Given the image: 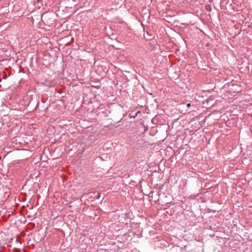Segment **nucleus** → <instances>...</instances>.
I'll list each match as a JSON object with an SVG mask.
<instances>
[{
	"label": "nucleus",
	"mask_w": 252,
	"mask_h": 252,
	"mask_svg": "<svg viewBox=\"0 0 252 252\" xmlns=\"http://www.w3.org/2000/svg\"><path fill=\"white\" fill-rule=\"evenodd\" d=\"M130 213H126L125 214V218H126V219H130Z\"/></svg>",
	"instance_id": "nucleus-1"
},
{
	"label": "nucleus",
	"mask_w": 252,
	"mask_h": 252,
	"mask_svg": "<svg viewBox=\"0 0 252 252\" xmlns=\"http://www.w3.org/2000/svg\"><path fill=\"white\" fill-rule=\"evenodd\" d=\"M100 196H101V194L100 193H97L96 196V199L97 200L99 199V198H100Z\"/></svg>",
	"instance_id": "nucleus-2"
},
{
	"label": "nucleus",
	"mask_w": 252,
	"mask_h": 252,
	"mask_svg": "<svg viewBox=\"0 0 252 252\" xmlns=\"http://www.w3.org/2000/svg\"><path fill=\"white\" fill-rule=\"evenodd\" d=\"M148 130V126L147 125L146 126H144V131H146Z\"/></svg>",
	"instance_id": "nucleus-3"
},
{
	"label": "nucleus",
	"mask_w": 252,
	"mask_h": 252,
	"mask_svg": "<svg viewBox=\"0 0 252 252\" xmlns=\"http://www.w3.org/2000/svg\"><path fill=\"white\" fill-rule=\"evenodd\" d=\"M140 113V112H139V111H138V112H137V113H135V116H134V115H132V116H130V117H133V118H135V117H136L137 114V113Z\"/></svg>",
	"instance_id": "nucleus-4"
},
{
	"label": "nucleus",
	"mask_w": 252,
	"mask_h": 252,
	"mask_svg": "<svg viewBox=\"0 0 252 252\" xmlns=\"http://www.w3.org/2000/svg\"><path fill=\"white\" fill-rule=\"evenodd\" d=\"M140 113V112H139V111H138V112H137V113H135V116H134V115H132V116H130V117H133V118H135V117H136L137 114V113Z\"/></svg>",
	"instance_id": "nucleus-5"
},
{
	"label": "nucleus",
	"mask_w": 252,
	"mask_h": 252,
	"mask_svg": "<svg viewBox=\"0 0 252 252\" xmlns=\"http://www.w3.org/2000/svg\"><path fill=\"white\" fill-rule=\"evenodd\" d=\"M190 105H191L190 103H188V104H187V107H190Z\"/></svg>",
	"instance_id": "nucleus-6"
},
{
	"label": "nucleus",
	"mask_w": 252,
	"mask_h": 252,
	"mask_svg": "<svg viewBox=\"0 0 252 252\" xmlns=\"http://www.w3.org/2000/svg\"><path fill=\"white\" fill-rule=\"evenodd\" d=\"M1 159V157H0V160Z\"/></svg>",
	"instance_id": "nucleus-7"
}]
</instances>
